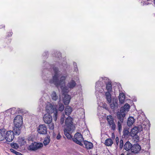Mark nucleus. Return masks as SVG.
Wrapping results in <instances>:
<instances>
[{
    "label": "nucleus",
    "instance_id": "nucleus-17",
    "mask_svg": "<svg viewBox=\"0 0 155 155\" xmlns=\"http://www.w3.org/2000/svg\"><path fill=\"white\" fill-rule=\"evenodd\" d=\"M84 143L87 149H91L93 147V144L91 142L85 141L84 142Z\"/></svg>",
    "mask_w": 155,
    "mask_h": 155
},
{
    "label": "nucleus",
    "instance_id": "nucleus-13",
    "mask_svg": "<svg viewBox=\"0 0 155 155\" xmlns=\"http://www.w3.org/2000/svg\"><path fill=\"white\" fill-rule=\"evenodd\" d=\"M141 147L138 144H134L132 146L131 151L133 153H138Z\"/></svg>",
    "mask_w": 155,
    "mask_h": 155
},
{
    "label": "nucleus",
    "instance_id": "nucleus-3",
    "mask_svg": "<svg viewBox=\"0 0 155 155\" xmlns=\"http://www.w3.org/2000/svg\"><path fill=\"white\" fill-rule=\"evenodd\" d=\"M73 140L74 142L77 144L80 145H82V142L83 140V138L82 135L80 133L78 132L76 133Z\"/></svg>",
    "mask_w": 155,
    "mask_h": 155
},
{
    "label": "nucleus",
    "instance_id": "nucleus-38",
    "mask_svg": "<svg viewBox=\"0 0 155 155\" xmlns=\"http://www.w3.org/2000/svg\"><path fill=\"white\" fill-rule=\"evenodd\" d=\"M64 115H63L60 120V123L61 124H63V123H64Z\"/></svg>",
    "mask_w": 155,
    "mask_h": 155
},
{
    "label": "nucleus",
    "instance_id": "nucleus-34",
    "mask_svg": "<svg viewBox=\"0 0 155 155\" xmlns=\"http://www.w3.org/2000/svg\"><path fill=\"white\" fill-rule=\"evenodd\" d=\"M64 107L62 104H59V105L58 110L59 111H62L64 110Z\"/></svg>",
    "mask_w": 155,
    "mask_h": 155
},
{
    "label": "nucleus",
    "instance_id": "nucleus-12",
    "mask_svg": "<svg viewBox=\"0 0 155 155\" xmlns=\"http://www.w3.org/2000/svg\"><path fill=\"white\" fill-rule=\"evenodd\" d=\"M74 130V129H71L69 128H64V134L68 139H71V138L72 137L70 133Z\"/></svg>",
    "mask_w": 155,
    "mask_h": 155
},
{
    "label": "nucleus",
    "instance_id": "nucleus-10",
    "mask_svg": "<svg viewBox=\"0 0 155 155\" xmlns=\"http://www.w3.org/2000/svg\"><path fill=\"white\" fill-rule=\"evenodd\" d=\"M43 120L45 123L48 124L52 122V118L50 114H46L43 115Z\"/></svg>",
    "mask_w": 155,
    "mask_h": 155
},
{
    "label": "nucleus",
    "instance_id": "nucleus-26",
    "mask_svg": "<svg viewBox=\"0 0 155 155\" xmlns=\"http://www.w3.org/2000/svg\"><path fill=\"white\" fill-rule=\"evenodd\" d=\"M106 99L109 103H110L111 101V96L109 92H107L105 93Z\"/></svg>",
    "mask_w": 155,
    "mask_h": 155
},
{
    "label": "nucleus",
    "instance_id": "nucleus-27",
    "mask_svg": "<svg viewBox=\"0 0 155 155\" xmlns=\"http://www.w3.org/2000/svg\"><path fill=\"white\" fill-rule=\"evenodd\" d=\"M65 114L67 115H69L71 113L72 109L71 107L67 106L65 109Z\"/></svg>",
    "mask_w": 155,
    "mask_h": 155
},
{
    "label": "nucleus",
    "instance_id": "nucleus-9",
    "mask_svg": "<svg viewBox=\"0 0 155 155\" xmlns=\"http://www.w3.org/2000/svg\"><path fill=\"white\" fill-rule=\"evenodd\" d=\"M107 119L108 123L112 130H114L116 128V125L114 121V119L111 115L107 116Z\"/></svg>",
    "mask_w": 155,
    "mask_h": 155
},
{
    "label": "nucleus",
    "instance_id": "nucleus-14",
    "mask_svg": "<svg viewBox=\"0 0 155 155\" xmlns=\"http://www.w3.org/2000/svg\"><path fill=\"white\" fill-rule=\"evenodd\" d=\"M140 127H135L131 129L130 133V135L132 137H134L138 133L139 131V128Z\"/></svg>",
    "mask_w": 155,
    "mask_h": 155
},
{
    "label": "nucleus",
    "instance_id": "nucleus-31",
    "mask_svg": "<svg viewBox=\"0 0 155 155\" xmlns=\"http://www.w3.org/2000/svg\"><path fill=\"white\" fill-rule=\"evenodd\" d=\"M112 85L111 83L110 82H108L106 84V88L108 92H109L111 91L112 89Z\"/></svg>",
    "mask_w": 155,
    "mask_h": 155
},
{
    "label": "nucleus",
    "instance_id": "nucleus-20",
    "mask_svg": "<svg viewBox=\"0 0 155 155\" xmlns=\"http://www.w3.org/2000/svg\"><path fill=\"white\" fill-rule=\"evenodd\" d=\"M135 119L133 117H130L128 119L127 125L129 126H131L134 123Z\"/></svg>",
    "mask_w": 155,
    "mask_h": 155
},
{
    "label": "nucleus",
    "instance_id": "nucleus-42",
    "mask_svg": "<svg viewBox=\"0 0 155 155\" xmlns=\"http://www.w3.org/2000/svg\"><path fill=\"white\" fill-rule=\"evenodd\" d=\"M116 143L117 145H118L119 143V138L118 137H117L116 138Z\"/></svg>",
    "mask_w": 155,
    "mask_h": 155
},
{
    "label": "nucleus",
    "instance_id": "nucleus-15",
    "mask_svg": "<svg viewBox=\"0 0 155 155\" xmlns=\"http://www.w3.org/2000/svg\"><path fill=\"white\" fill-rule=\"evenodd\" d=\"M71 97L68 94L65 95L63 98L64 103L65 105L68 104L70 101Z\"/></svg>",
    "mask_w": 155,
    "mask_h": 155
},
{
    "label": "nucleus",
    "instance_id": "nucleus-19",
    "mask_svg": "<svg viewBox=\"0 0 155 155\" xmlns=\"http://www.w3.org/2000/svg\"><path fill=\"white\" fill-rule=\"evenodd\" d=\"M76 85L75 82L73 80L71 81L68 84V86L69 88H73Z\"/></svg>",
    "mask_w": 155,
    "mask_h": 155
},
{
    "label": "nucleus",
    "instance_id": "nucleus-36",
    "mask_svg": "<svg viewBox=\"0 0 155 155\" xmlns=\"http://www.w3.org/2000/svg\"><path fill=\"white\" fill-rule=\"evenodd\" d=\"M123 140H121L120 141L119 147L120 149H122L123 147Z\"/></svg>",
    "mask_w": 155,
    "mask_h": 155
},
{
    "label": "nucleus",
    "instance_id": "nucleus-11",
    "mask_svg": "<svg viewBox=\"0 0 155 155\" xmlns=\"http://www.w3.org/2000/svg\"><path fill=\"white\" fill-rule=\"evenodd\" d=\"M126 113L123 112V110L121 109L120 112H118L117 113V118L120 120L121 123L123 122L124 118L125 116Z\"/></svg>",
    "mask_w": 155,
    "mask_h": 155
},
{
    "label": "nucleus",
    "instance_id": "nucleus-8",
    "mask_svg": "<svg viewBox=\"0 0 155 155\" xmlns=\"http://www.w3.org/2000/svg\"><path fill=\"white\" fill-rule=\"evenodd\" d=\"M43 146V144L41 143L34 142L31 144L29 147V150H36Z\"/></svg>",
    "mask_w": 155,
    "mask_h": 155
},
{
    "label": "nucleus",
    "instance_id": "nucleus-32",
    "mask_svg": "<svg viewBox=\"0 0 155 155\" xmlns=\"http://www.w3.org/2000/svg\"><path fill=\"white\" fill-rule=\"evenodd\" d=\"M11 146L12 148L16 149H18L19 147L18 145L15 143H11Z\"/></svg>",
    "mask_w": 155,
    "mask_h": 155
},
{
    "label": "nucleus",
    "instance_id": "nucleus-7",
    "mask_svg": "<svg viewBox=\"0 0 155 155\" xmlns=\"http://www.w3.org/2000/svg\"><path fill=\"white\" fill-rule=\"evenodd\" d=\"M37 131L41 134H45L47 133V127L44 124L39 125L37 128Z\"/></svg>",
    "mask_w": 155,
    "mask_h": 155
},
{
    "label": "nucleus",
    "instance_id": "nucleus-29",
    "mask_svg": "<svg viewBox=\"0 0 155 155\" xmlns=\"http://www.w3.org/2000/svg\"><path fill=\"white\" fill-rule=\"evenodd\" d=\"M19 128H20L15 127L14 128V131L13 132H14V134H15V135H18L20 133L21 131Z\"/></svg>",
    "mask_w": 155,
    "mask_h": 155
},
{
    "label": "nucleus",
    "instance_id": "nucleus-6",
    "mask_svg": "<svg viewBox=\"0 0 155 155\" xmlns=\"http://www.w3.org/2000/svg\"><path fill=\"white\" fill-rule=\"evenodd\" d=\"M14 137V133L13 131L9 130L6 132L5 135L4 139L7 142H12Z\"/></svg>",
    "mask_w": 155,
    "mask_h": 155
},
{
    "label": "nucleus",
    "instance_id": "nucleus-16",
    "mask_svg": "<svg viewBox=\"0 0 155 155\" xmlns=\"http://www.w3.org/2000/svg\"><path fill=\"white\" fill-rule=\"evenodd\" d=\"M132 144L129 141L127 142L124 145V148L126 151H128L131 150Z\"/></svg>",
    "mask_w": 155,
    "mask_h": 155
},
{
    "label": "nucleus",
    "instance_id": "nucleus-23",
    "mask_svg": "<svg viewBox=\"0 0 155 155\" xmlns=\"http://www.w3.org/2000/svg\"><path fill=\"white\" fill-rule=\"evenodd\" d=\"M51 97L52 100L55 101H57L58 99V96L54 91H53L52 93L51 94Z\"/></svg>",
    "mask_w": 155,
    "mask_h": 155
},
{
    "label": "nucleus",
    "instance_id": "nucleus-40",
    "mask_svg": "<svg viewBox=\"0 0 155 155\" xmlns=\"http://www.w3.org/2000/svg\"><path fill=\"white\" fill-rule=\"evenodd\" d=\"M10 151L11 152L14 153L15 154H16V153H17V152L15 150L12 149H10Z\"/></svg>",
    "mask_w": 155,
    "mask_h": 155
},
{
    "label": "nucleus",
    "instance_id": "nucleus-39",
    "mask_svg": "<svg viewBox=\"0 0 155 155\" xmlns=\"http://www.w3.org/2000/svg\"><path fill=\"white\" fill-rule=\"evenodd\" d=\"M118 130L119 131H120L122 128L121 124V123L118 121Z\"/></svg>",
    "mask_w": 155,
    "mask_h": 155
},
{
    "label": "nucleus",
    "instance_id": "nucleus-1",
    "mask_svg": "<svg viewBox=\"0 0 155 155\" xmlns=\"http://www.w3.org/2000/svg\"><path fill=\"white\" fill-rule=\"evenodd\" d=\"M55 74L53 77L52 82L58 88H60L62 90L63 94L64 93L67 92L69 91L67 87H64L65 86V80L66 75L62 76L59 73L58 68H54Z\"/></svg>",
    "mask_w": 155,
    "mask_h": 155
},
{
    "label": "nucleus",
    "instance_id": "nucleus-4",
    "mask_svg": "<svg viewBox=\"0 0 155 155\" xmlns=\"http://www.w3.org/2000/svg\"><path fill=\"white\" fill-rule=\"evenodd\" d=\"M22 118L21 116H16L14 120V124L15 127L20 128L22 124Z\"/></svg>",
    "mask_w": 155,
    "mask_h": 155
},
{
    "label": "nucleus",
    "instance_id": "nucleus-33",
    "mask_svg": "<svg viewBox=\"0 0 155 155\" xmlns=\"http://www.w3.org/2000/svg\"><path fill=\"white\" fill-rule=\"evenodd\" d=\"M118 104L116 102L115 103H112L110 105L111 108L113 109H114L116 107H117V106Z\"/></svg>",
    "mask_w": 155,
    "mask_h": 155
},
{
    "label": "nucleus",
    "instance_id": "nucleus-41",
    "mask_svg": "<svg viewBox=\"0 0 155 155\" xmlns=\"http://www.w3.org/2000/svg\"><path fill=\"white\" fill-rule=\"evenodd\" d=\"M129 134V132L127 130H126L124 132V134L125 135H128Z\"/></svg>",
    "mask_w": 155,
    "mask_h": 155
},
{
    "label": "nucleus",
    "instance_id": "nucleus-30",
    "mask_svg": "<svg viewBox=\"0 0 155 155\" xmlns=\"http://www.w3.org/2000/svg\"><path fill=\"white\" fill-rule=\"evenodd\" d=\"M18 142L21 145H24L26 142L25 139L23 137L19 138L18 140Z\"/></svg>",
    "mask_w": 155,
    "mask_h": 155
},
{
    "label": "nucleus",
    "instance_id": "nucleus-37",
    "mask_svg": "<svg viewBox=\"0 0 155 155\" xmlns=\"http://www.w3.org/2000/svg\"><path fill=\"white\" fill-rule=\"evenodd\" d=\"M134 137V141L136 142H137L139 141V136L136 135Z\"/></svg>",
    "mask_w": 155,
    "mask_h": 155
},
{
    "label": "nucleus",
    "instance_id": "nucleus-35",
    "mask_svg": "<svg viewBox=\"0 0 155 155\" xmlns=\"http://www.w3.org/2000/svg\"><path fill=\"white\" fill-rule=\"evenodd\" d=\"M49 124L48 127L50 129L53 130L54 129V124L51 122L50 124Z\"/></svg>",
    "mask_w": 155,
    "mask_h": 155
},
{
    "label": "nucleus",
    "instance_id": "nucleus-5",
    "mask_svg": "<svg viewBox=\"0 0 155 155\" xmlns=\"http://www.w3.org/2000/svg\"><path fill=\"white\" fill-rule=\"evenodd\" d=\"M73 119L70 117H68L65 121L66 127L65 128H69L71 129H75V127L72 122Z\"/></svg>",
    "mask_w": 155,
    "mask_h": 155
},
{
    "label": "nucleus",
    "instance_id": "nucleus-43",
    "mask_svg": "<svg viewBox=\"0 0 155 155\" xmlns=\"http://www.w3.org/2000/svg\"><path fill=\"white\" fill-rule=\"evenodd\" d=\"M61 136L60 135V134L59 133L58 134V135L57 136L56 138L58 140H59L61 138Z\"/></svg>",
    "mask_w": 155,
    "mask_h": 155
},
{
    "label": "nucleus",
    "instance_id": "nucleus-45",
    "mask_svg": "<svg viewBox=\"0 0 155 155\" xmlns=\"http://www.w3.org/2000/svg\"><path fill=\"white\" fill-rule=\"evenodd\" d=\"M154 4L155 6V0H154Z\"/></svg>",
    "mask_w": 155,
    "mask_h": 155
},
{
    "label": "nucleus",
    "instance_id": "nucleus-24",
    "mask_svg": "<svg viewBox=\"0 0 155 155\" xmlns=\"http://www.w3.org/2000/svg\"><path fill=\"white\" fill-rule=\"evenodd\" d=\"M113 143V142L112 139L110 138L107 139L105 141V145L107 146H111Z\"/></svg>",
    "mask_w": 155,
    "mask_h": 155
},
{
    "label": "nucleus",
    "instance_id": "nucleus-2",
    "mask_svg": "<svg viewBox=\"0 0 155 155\" xmlns=\"http://www.w3.org/2000/svg\"><path fill=\"white\" fill-rule=\"evenodd\" d=\"M45 110L48 113V114H50L52 113H54L53 117L54 120L56 121L57 118L58 110L56 108H54L53 106L50 103H48L46 107Z\"/></svg>",
    "mask_w": 155,
    "mask_h": 155
},
{
    "label": "nucleus",
    "instance_id": "nucleus-21",
    "mask_svg": "<svg viewBox=\"0 0 155 155\" xmlns=\"http://www.w3.org/2000/svg\"><path fill=\"white\" fill-rule=\"evenodd\" d=\"M130 107V105L126 103L125 104L123 107H121V109H122L123 110V112L126 113L129 111Z\"/></svg>",
    "mask_w": 155,
    "mask_h": 155
},
{
    "label": "nucleus",
    "instance_id": "nucleus-25",
    "mask_svg": "<svg viewBox=\"0 0 155 155\" xmlns=\"http://www.w3.org/2000/svg\"><path fill=\"white\" fill-rule=\"evenodd\" d=\"M5 130L4 129H0V141H2L4 139Z\"/></svg>",
    "mask_w": 155,
    "mask_h": 155
},
{
    "label": "nucleus",
    "instance_id": "nucleus-46",
    "mask_svg": "<svg viewBox=\"0 0 155 155\" xmlns=\"http://www.w3.org/2000/svg\"><path fill=\"white\" fill-rule=\"evenodd\" d=\"M76 64L75 63H74V65H76Z\"/></svg>",
    "mask_w": 155,
    "mask_h": 155
},
{
    "label": "nucleus",
    "instance_id": "nucleus-44",
    "mask_svg": "<svg viewBox=\"0 0 155 155\" xmlns=\"http://www.w3.org/2000/svg\"><path fill=\"white\" fill-rule=\"evenodd\" d=\"M16 155H22V154L21 153H20V152H17V153H16Z\"/></svg>",
    "mask_w": 155,
    "mask_h": 155
},
{
    "label": "nucleus",
    "instance_id": "nucleus-22",
    "mask_svg": "<svg viewBox=\"0 0 155 155\" xmlns=\"http://www.w3.org/2000/svg\"><path fill=\"white\" fill-rule=\"evenodd\" d=\"M125 96L124 94L122 93L120 94L119 100L120 103L123 104L124 103L125 100Z\"/></svg>",
    "mask_w": 155,
    "mask_h": 155
},
{
    "label": "nucleus",
    "instance_id": "nucleus-18",
    "mask_svg": "<svg viewBox=\"0 0 155 155\" xmlns=\"http://www.w3.org/2000/svg\"><path fill=\"white\" fill-rule=\"evenodd\" d=\"M103 78L102 77L100 78V80H99L100 81H98V82H97L96 83V86H95V89L97 91L101 92V90L99 91L98 89L99 87H100V86H101V82L102 81V80H103ZM103 82H102L101 83H102Z\"/></svg>",
    "mask_w": 155,
    "mask_h": 155
},
{
    "label": "nucleus",
    "instance_id": "nucleus-28",
    "mask_svg": "<svg viewBox=\"0 0 155 155\" xmlns=\"http://www.w3.org/2000/svg\"><path fill=\"white\" fill-rule=\"evenodd\" d=\"M50 137L48 136L46 137L43 141V143L46 146L48 144L50 141Z\"/></svg>",
    "mask_w": 155,
    "mask_h": 155
}]
</instances>
